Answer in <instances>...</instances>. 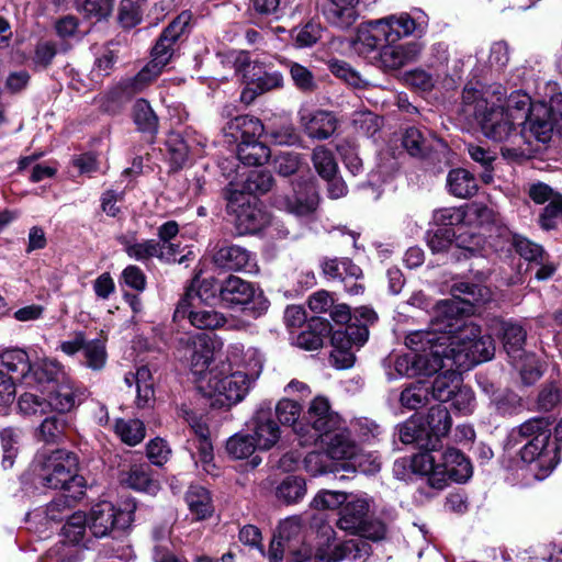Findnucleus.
<instances>
[{
  "label": "nucleus",
  "mask_w": 562,
  "mask_h": 562,
  "mask_svg": "<svg viewBox=\"0 0 562 562\" xmlns=\"http://www.w3.org/2000/svg\"><path fill=\"white\" fill-rule=\"evenodd\" d=\"M453 299L438 302L432 312L430 329H419L406 335L405 345L413 351L397 356L394 369L400 376L431 375L440 370L443 361L464 369L467 347L480 336V327L464 316L472 306L484 303L487 289L471 283H460L453 289Z\"/></svg>",
  "instance_id": "f257e3e1"
},
{
  "label": "nucleus",
  "mask_w": 562,
  "mask_h": 562,
  "mask_svg": "<svg viewBox=\"0 0 562 562\" xmlns=\"http://www.w3.org/2000/svg\"><path fill=\"white\" fill-rule=\"evenodd\" d=\"M512 439L524 446L520 459L529 465L537 480H544L560 462L559 440H562V419L555 427V440H551V425L544 418H533L512 432Z\"/></svg>",
  "instance_id": "f03ea898"
},
{
  "label": "nucleus",
  "mask_w": 562,
  "mask_h": 562,
  "mask_svg": "<svg viewBox=\"0 0 562 562\" xmlns=\"http://www.w3.org/2000/svg\"><path fill=\"white\" fill-rule=\"evenodd\" d=\"M35 467L43 486L64 490L72 498L83 494L85 479L78 474L79 462L74 452L64 449L43 452L36 457Z\"/></svg>",
  "instance_id": "7ed1b4c3"
},
{
  "label": "nucleus",
  "mask_w": 562,
  "mask_h": 562,
  "mask_svg": "<svg viewBox=\"0 0 562 562\" xmlns=\"http://www.w3.org/2000/svg\"><path fill=\"white\" fill-rule=\"evenodd\" d=\"M474 116L483 135L499 143H507L502 147L504 157H519L525 150L520 146L522 139L517 132V124L504 111V106H488L483 99L476 100L474 105Z\"/></svg>",
  "instance_id": "20e7f679"
},
{
  "label": "nucleus",
  "mask_w": 562,
  "mask_h": 562,
  "mask_svg": "<svg viewBox=\"0 0 562 562\" xmlns=\"http://www.w3.org/2000/svg\"><path fill=\"white\" fill-rule=\"evenodd\" d=\"M239 371L214 367L201 376L198 389L207 397H214L221 406L231 407L241 402L257 379Z\"/></svg>",
  "instance_id": "39448f33"
},
{
  "label": "nucleus",
  "mask_w": 562,
  "mask_h": 562,
  "mask_svg": "<svg viewBox=\"0 0 562 562\" xmlns=\"http://www.w3.org/2000/svg\"><path fill=\"white\" fill-rule=\"evenodd\" d=\"M372 498L367 494H348V499L339 510L337 527L340 530L371 541L385 539L387 528L379 519H369Z\"/></svg>",
  "instance_id": "423d86ee"
},
{
  "label": "nucleus",
  "mask_w": 562,
  "mask_h": 562,
  "mask_svg": "<svg viewBox=\"0 0 562 562\" xmlns=\"http://www.w3.org/2000/svg\"><path fill=\"white\" fill-rule=\"evenodd\" d=\"M312 552L311 560L315 562H340L345 559L357 561L369 557L371 547L361 539L338 542L335 529L329 524L322 522L316 531Z\"/></svg>",
  "instance_id": "0eeeda50"
},
{
  "label": "nucleus",
  "mask_w": 562,
  "mask_h": 562,
  "mask_svg": "<svg viewBox=\"0 0 562 562\" xmlns=\"http://www.w3.org/2000/svg\"><path fill=\"white\" fill-rule=\"evenodd\" d=\"M496 329L501 333L504 349L521 375L525 384L535 383L542 374L540 366L536 357L526 353L522 346L526 340L525 329L515 323L497 321Z\"/></svg>",
  "instance_id": "6e6552de"
},
{
  "label": "nucleus",
  "mask_w": 562,
  "mask_h": 562,
  "mask_svg": "<svg viewBox=\"0 0 562 562\" xmlns=\"http://www.w3.org/2000/svg\"><path fill=\"white\" fill-rule=\"evenodd\" d=\"M234 66L237 72L243 74L246 83L240 94V100L245 103H250L257 95L281 88L283 85L280 72L271 70L265 63L250 61L247 54L243 52L235 54Z\"/></svg>",
  "instance_id": "1a4fd4ad"
},
{
  "label": "nucleus",
  "mask_w": 562,
  "mask_h": 562,
  "mask_svg": "<svg viewBox=\"0 0 562 562\" xmlns=\"http://www.w3.org/2000/svg\"><path fill=\"white\" fill-rule=\"evenodd\" d=\"M221 301L227 306H241L257 318L269 308V301L263 292L252 283L236 276H229L218 288Z\"/></svg>",
  "instance_id": "9d476101"
},
{
  "label": "nucleus",
  "mask_w": 562,
  "mask_h": 562,
  "mask_svg": "<svg viewBox=\"0 0 562 562\" xmlns=\"http://www.w3.org/2000/svg\"><path fill=\"white\" fill-rule=\"evenodd\" d=\"M221 345L216 336L195 334L181 337L178 340L177 351L189 362L193 374H205L216 348Z\"/></svg>",
  "instance_id": "9b49d317"
},
{
  "label": "nucleus",
  "mask_w": 562,
  "mask_h": 562,
  "mask_svg": "<svg viewBox=\"0 0 562 562\" xmlns=\"http://www.w3.org/2000/svg\"><path fill=\"white\" fill-rule=\"evenodd\" d=\"M227 209L235 214L239 234H255L269 223V215L244 192L229 189Z\"/></svg>",
  "instance_id": "f8f14e48"
},
{
  "label": "nucleus",
  "mask_w": 562,
  "mask_h": 562,
  "mask_svg": "<svg viewBox=\"0 0 562 562\" xmlns=\"http://www.w3.org/2000/svg\"><path fill=\"white\" fill-rule=\"evenodd\" d=\"M303 422L305 430H308L304 438V445H310L316 443L324 434L337 430L340 417L330 408L326 397L316 396L303 415Z\"/></svg>",
  "instance_id": "ddd939ff"
},
{
  "label": "nucleus",
  "mask_w": 562,
  "mask_h": 562,
  "mask_svg": "<svg viewBox=\"0 0 562 562\" xmlns=\"http://www.w3.org/2000/svg\"><path fill=\"white\" fill-rule=\"evenodd\" d=\"M326 449L327 457L337 460H352V467H359L363 472H376L380 470V462L373 460L369 468H363L361 456L358 454L357 445L350 439L347 429L337 427V430L326 432L318 438Z\"/></svg>",
  "instance_id": "4468645a"
},
{
  "label": "nucleus",
  "mask_w": 562,
  "mask_h": 562,
  "mask_svg": "<svg viewBox=\"0 0 562 562\" xmlns=\"http://www.w3.org/2000/svg\"><path fill=\"white\" fill-rule=\"evenodd\" d=\"M132 514V509L122 510L111 502L102 501L91 508L87 522L95 537H104L115 529L128 527L133 520Z\"/></svg>",
  "instance_id": "2eb2a0df"
},
{
  "label": "nucleus",
  "mask_w": 562,
  "mask_h": 562,
  "mask_svg": "<svg viewBox=\"0 0 562 562\" xmlns=\"http://www.w3.org/2000/svg\"><path fill=\"white\" fill-rule=\"evenodd\" d=\"M384 32L385 43L394 44L403 37L415 33H424L428 26L427 15L419 9H413L411 13L401 12L379 19Z\"/></svg>",
  "instance_id": "dca6fc26"
},
{
  "label": "nucleus",
  "mask_w": 562,
  "mask_h": 562,
  "mask_svg": "<svg viewBox=\"0 0 562 562\" xmlns=\"http://www.w3.org/2000/svg\"><path fill=\"white\" fill-rule=\"evenodd\" d=\"M87 524V516L81 512L69 516L61 528L63 541L49 550V555L56 557L58 562H78L79 549L76 546L83 539Z\"/></svg>",
  "instance_id": "f3484780"
},
{
  "label": "nucleus",
  "mask_w": 562,
  "mask_h": 562,
  "mask_svg": "<svg viewBox=\"0 0 562 562\" xmlns=\"http://www.w3.org/2000/svg\"><path fill=\"white\" fill-rule=\"evenodd\" d=\"M438 456L439 471L432 479L435 488H443L448 481L462 483L471 477V462L462 452L454 448H448L443 452L439 451Z\"/></svg>",
  "instance_id": "a211bd4d"
},
{
  "label": "nucleus",
  "mask_w": 562,
  "mask_h": 562,
  "mask_svg": "<svg viewBox=\"0 0 562 562\" xmlns=\"http://www.w3.org/2000/svg\"><path fill=\"white\" fill-rule=\"evenodd\" d=\"M216 367L228 371H239L248 373L247 375L259 378L262 367L263 357L255 347H245L240 342H234L227 346L225 359L220 361Z\"/></svg>",
  "instance_id": "6ab92c4d"
},
{
  "label": "nucleus",
  "mask_w": 562,
  "mask_h": 562,
  "mask_svg": "<svg viewBox=\"0 0 562 562\" xmlns=\"http://www.w3.org/2000/svg\"><path fill=\"white\" fill-rule=\"evenodd\" d=\"M491 210L480 203H472L460 207H442L434 212L432 220L439 226H479L490 221Z\"/></svg>",
  "instance_id": "aec40b11"
},
{
  "label": "nucleus",
  "mask_w": 562,
  "mask_h": 562,
  "mask_svg": "<svg viewBox=\"0 0 562 562\" xmlns=\"http://www.w3.org/2000/svg\"><path fill=\"white\" fill-rule=\"evenodd\" d=\"M276 206L297 217L312 215L318 205L315 187L310 182L299 183L292 193L281 194L274 199Z\"/></svg>",
  "instance_id": "412c9836"
},
{
  "label": "nucleus",
  "mask_w": 562,
  "mask_h": 562,
  "mask_svg": "<svg viewBox=\"0 0 562 562\" xmlns=\"http://www.w3.org/2000/svg\"><path fill=\"white\" fill-rule=\"evenodd\" d=\"M522 128L519 136L522 137L520 146L522 144H531L533 138L540 143H547L551 138L553 131V124L551 121V111L544 104H535L530 111V114L522 121Z\"/></svg>",
  "instance_id": "4be33fe9"
},
{
  "label": "nucleus",
  "mask_w": 562,
  "mask_h": 562,
  "mask_svg": "<svg viewBox=\"0 0 562 562\" xmlns=\"http://www.w3.org/2000/svg\"><path fill=\"white\" fill-rule=\"evenodd\" d=\"M302 531V519L296 516L284 519L279 526L278 539L286 544L293 562H305L313 555L312 547L303 541Z\"/></svg>",
  "instance_id": "5701e85b"
},
{
  "label": "nucleus",
  "mask_w": 562,
  "mask_h": 562,
  "mask_svg": "<svg viewBox=\"0 0 562 562\" xmlns=\"http://www.w3.org/2000/svg\"><path fill=\"white\" fill-rule=\"evenodd\" d=\"M420 45L415 42L405 44H386L378 55H373L374 64L384 71L397 70L416 60Z\"/></svg>",
  "instance_id": "b1692460"
},
{
  "label": "nucleus",
  "mask_w": 562,
  "mask_h": 562,
  "mask_svg": "<svg viewBox=\"0 0 562 562\" xmlns=\"http://www.w3.org/2000/svg\"><path fill=\"white\" fill-rule=\"evenodd\" d=\"M214 263L229 271L258 272L256 256L238 245H224L213 256Z\"/></svg>",
  "instance_id": "393cba45"
},
{
  "label": "nucleus",
  "mask_w": 562,
  "mask_h": 562,
  "mask_svg": "<svg viewBox=\"0 0 562 562\" xmlns=\"http://www.w3.org/2000/svg\"><path fill=\"white\" fill-rule=\"evenodd\" d=\"M299 115L301 126L310 138L327 139L337 130V119L329 111L302 109Z\"/></svg>",
  "instance_id": "a878e982"
},
{
  "label": "nucleus",
  "mask_w": 562,
  "mask_h": 562,
  "mask_svg": "<svg viewBox=\"0 0 562 562\" xmlns=\"http://www.w3.org/2000/svg\"><path fill=\"white\" fill-rule=\"evenodd\" d=\"M254 442L258 450L271 449L280 439V428L273 420L270 407H260L255 413L250 423Z\"/></svg>",
  "instance_id": "bb28decb"
},
{
  "label": "nucleus",
  "mask_w": 562,
  "mask_h": 562,
  "mask_svg": "<svg viewBox=\"0 0 562 562\" xmlns=\"http://www.w3.org/2000/svg\"><path fill=\"white\" fill-rule=\"evenodd\" d=\"M175 43L172 40L160 35L151 50V60L136 75V83L146 85L161 74L173 54L172 46Z\"/></svg>",
  "instance_id": "cd10ccee"
},
{
  "label": "nucleus",
  "mask_w": 562,
  "mask_h": 562,
  "mask_svg": "<svg viewBox=\"0 0 562 562\" xmlns=\"http://www.w3.org/2000/svg\"><path fill=\"white\" fill-rule=\"evenodd\" d=\"M200 304L191 306L186 301H180L175 318H188L191 325L200 329H217L225 325L226 318L223 314L212 308H200Z\"/></svg>",
  "instance_id": "c85d7f7f"
},
{
  "label": "nucleus",
  "mask_w": 562,
  "mask_h": 562,
  "mask_svg": "<svg viewBox=\"0 0 562 562\" xmlns=\"http://www.w3.org/2000/svg\"><path fill=\"white\" fill-rule=\"evenodd\" d=\"M381 41L385 42V32L379 19L372 20L358 27L352 48L363 58H373L372 55L378 52Z\"/></svg>",
  "instance_id": "c756f323"
},
{
  "label": "nucleus",
  "mask_w": 562,
  "mask_h": 562,
  "mask_svg": "<svg viewBox=\"0 0 562 562\" xmlns=\"http://www.w3.org/2000/svg\"><path fill=\"white\" fill-rule=\"evenodd\" d=\"M47 393L49 407L59 413L70 412L83 396V391L76 387L66 376L49 387Z\"/></svg>",
  "instance_id": "7c9ffc66"
},
{
  "label": "nucleus",
  "mask_w": 562,
  "mask_h": 562,
  "mask_svg": "<svg viewBox=\"0 0 562 562\" xmlns=\"http://www.w3.org/2000/svg\"><path fill=\"white\" fill-rule=\"evenodd\" d=\"M403 147L411 156L424 157L430 151L443 147V143L428 130L415 126L406 128L402 138Z\"/></svg>",
  "instance_id": "2f4dec72"
},
{
  "label": "nucleus",
  "mask_w": 562,
  "mask_h": 562,
  "mask_svg": "<svg viewBox=\"0 0 562 562\" xmlns=\"http://www.w3.org/2000/svg\"><path fill=\"white\" fill-rule=\"evenodd\" d=\"M31 368L26 383L46 391L65 378L63 367L56 360L43 359L32 363Z\"/></svg>",
  "instance_id": "473e14b6"
},
{
  "label": "nucleus",
  "mask_w": 562,
  "mask_h": 562,
  "mask_svg": "<svg viewBox=\"0 0 562 562\" xmlns=\"http://www.w3.org/2000/svg\"><path fill=\"white\" fill-rule=\"evenodd\" d=\"M447 368V370L439 374L431 386L432 397L440 402H448L452 398L456 392L461 387V376L456 364L452 362L443 361V366L440 368Z\"/></svg>",
  "instance_id": "72a5a7b5"
},
{
  "label": "nucleus",
  "mask_w": 562,
  "mask_h": 562,
  "mask_svg": "<svg viewBox=\"0 0 562 562\" xmlns=\"http://www.w3.org/2000/svg\"><path fill=\"white\" fill-rule=\"evenodd\" d=\"M265 131L259 119L250 115H240L231 120L224 128L225 135L234 142H244L259 138Z\"/></svg>",
  "instance_id": "f704fd0d"
},
{
  "label": "nucleus",
  "mask_w": 562,
  "mask_h": 562,
  "mask_svg": "<svg viewBox=\"0 0 562 562\" xmlns=\"http://www.w3.org/2000/svg\"><path fill=\"white\" fill-rule=\"evenodd\" d=\"M359 0H328L324 14L327 21L340 29H347L352 25L358 13L356 4Z\"/></svg>",
  "instance_id": "c9c22d12"
},
{
  "label": "nucleus",
  "mask_w": 562,
  "mask_h": 562,
  "mask_svg": "<svg viewBox=\"0 0 562 562\" xmlns=\"http://www.w3.org/2000/svg\"><path fill=\"white\" fill-rule=\"evenodd\" d=\"M117 241L123 246L128 257L145 261L150 258H158L159 243L155 239L137 241L135 233L117 236Z\"/></svg>",
  "instance_id": "e433bc0d"
},
{
  "label": "nucleus",
  "mask_w": 562,
  "mask_h": 562,
  "mask_svg": "<svg viewBox=\"0 0 562 562\" xmlns=\"http://www.w3.org/2000/svg\"><path fill=\"white\" fill-rule=\"evenodd\" d=\"M447 188L450 194L460 199H468L476 193L477 183L471 172L458 168L449 171L447 176Z\"/></svg>",
  "instance_id": "4c0bfd02"
},
{
  "label": "nucleus",
  "mask_w": 562,
  "mask_h": 562,
  "mask_svg": "<svg viewBox=\"0 0 562 562\" xmlns=\"http://www.w3.org/2000/svg\"><path fill=\"white\" fill-rule=\"evenodd\" d=\"M322 269L326 277L334 280H339L342 283L352 279L362 278V270L360 267L355 265L348 258L325 259L322 262Z\"/></svg>",
  "instance_id": "58836bf2"
},
{
  "label": "nucleus",
  "mask_w": 562,
  "mask_h": 562,
  "mask_svg": "<svg viewBox=\"0 0 562 562\" xmlns=\"http://www.w3.org/2000/svg\"><path fill=\"white\" fill-rule=\"evenodd\" d=\"M301 412V405L290 398L280 400L276 406V413L280 423L283 425L292 426L294 431L301 436L302 443L304 445V438L305 435L308 434V430H305L303 420L299 423Z\"/></svg>",
  "instance_id": "ea45409f"
},
{
  "label": "nucleus",
  "mask_w": 562,
  "mask_h": 562,
  "mask_svg": "<svg viewBox=\"0 0 562 562\" xmlns=\"http://www.w3.org/2000/svg\"><path fill=\"white\" fill-rule=\"evenodd\" d=\"M330 330V325L327 322L313 318L308 323L307 329L296 337V345L305 350H317L323 346L324 336L328 335Z\"/></svg>",
  "instance_id": "a19ab883"
},
{
  "label": "nucleus",
  "mask_w": 562,
  "mask_h": 562,
  "mask_svg": "<svg viewBox=\"0 0 562 562\" xmlns=\"http://www.w3.org/2000/svg\"><path fill=\"white\" fill-rule=\"evenodd\" d=\"M123 481L127 486L149 494H156L159 490V483L153 477L147 464L132 465Z\"/></svg>",
  "instance_id": "79ce46f5"
},
{
  "label": "nucleus",
  "mask_w": 562,
  "mask_h": 562,
  "mask_svg": "<svg viewBox=\"0 0 562 562\" xmlns=\"http://www.w3.org/2000/svg\"><path fill=\"white\" fill-rule=\"evenodd\" d=\"M452 425V420L447 407L442 405L432 406L427 415L428 438L431 442L438 443L441 437H445Z\"/></svg>",
  "instance_id": "37998d69"
},
{
  "label": "nucleus",
  "mask_w": 562,
  "mask_h": 562,
  "mask_svg": "<svg viewBox=\"0 0 562 562\" xmlns=\"http://www.w3.org/2000/svg\"><path fill=\"white\" fill-rule=\"evenodd\" d=\"M346 335L341 330H336L331 335L333 350L330 360L337 369H348L355 363V353L352 352V344L348 342Z\"/></svg>",
  "instance_id": "c03bdc74"
},
{
  "label": "nucleus",
  "mask_w": 562,
  "mask_h": 562,
  "mask_svg": "<svg viewBox=\"0 0 562 562\" xmlns=\"http://www.w3.org/2000/svg\"><path fill=\"white\" fill-rule=\"evenodd\" d=\"M0 364L9 372L15 374V379H23L27 381V375L32 369L29 355L23 349L5 350L0 357Z\"/></svg>",
  "instance_id": "a18cd8bd"
},
{
  "label": "nucleus",
  "mask_w": 562,
  "mask_h": 562,
  "mask_svg": "<svg viewBox=\"0 0 562 562\" xmlns=\"http://www.w3.org/2000/svg\"><path fill=\"white\" fill-rule=\"evenodd\" d=\"M270 149L258 138L240 142L237 147L238 159L247 166H260L270 157Z\"/></svg>",
  "instance_id": "49530a36"
},
{
  "label": "nucleus",
  "mask_w": 562,
  "mask_h": 562,
  "mask_svg": "<svg viewBox=\"0 0 562 562\" xmlns=\"http://www.w3.org/2000/svg\"><path fill=\"white\" fill-rule=\"evenodd\" d=\"M428 431L419 419L411 418L400 427V440L405 443L416 442L420 447L435 449L436 443L428 438Z\"/></svg>",
  "instance_id": "de8ad7c7"
},
{
  "label": "nucleus",
  "mask_w": 562,
  "mask_h": 562,
  "mask_svg": "<svg viewBox=\"0 0 562 562\" xmlns=\"http://www.w3.org/2000/svg\"><path fill=\"white\" fill-rule=\"evenodd\" d=\"M186 501L191 514H193L196 519H205L211 516L213 512L211 496L204 487L191 485L186 494Z\"/></svg>",
  "instance_id": "09e8293b"
},
{
  "label": "nucleus",
  "mask_w": 562,
  "mask_h": 562,
  "mask_svg": "<svg viewBox=\"0 0 562 562\" xmlns=\"http://www.w3.org/2000/svg\"><path fill=\"white\" fill-rule=\"evenodd\" d=\"M495 352V346L490 335H481L472 345L467 347L464 361L469 369L474 364L490 360Z\"/></svg>",
  "instance_id": "8fccbe9b"
},
{
  "label": "nucleus",
  "mask_w": 562,
  "mask_h": 562,
  "mask_svg": "<svg viewBox=\"0 0 562 562\" xmlns=\"http://www.w3.org/2000/svg\"><path fill=\"white\" fill-rule=\"evenodd\" d=\"M439 451L429 449L427 451L415 454L411 460V468L414 473L427 475L429 484L434 487L432 479L439 471Z\"/></svg>",
  "instance_id": "3c124183"
},
{
  "label": "nucleus",
  "mask_w": 562,
  "mask_h": 562,
  "mask_svg": "<svg viewBox=\"0 0 562 562\" xmlns=\"http://www.w3.org/2000/svg\"><path fill=\"white\" fill-rule=\"evenodd\" d=\"M115 434L128 445L136 446L145 438V425L139 419H117L114 426Z\"/></svg>",
  "instance_id": "603ef678"
},
{
  "label": "nucleus",
  "mask_w": 562,
  "mask_h": 562,
  "mask_svg": "<svg viewBox=\"0 0 562 562\" xmlns=\"http://www.w3.org/2000/svg\"><path fill=\"white\" fill-rule=\"evenodd\" d=\"M306 494L305 480L300 476H288L277 487L278 499L293 504L301 501Z\"/></svg>",
  "instance_id": "864d4df0"
},
{
  "label": "nucleus",
  "mask_w": 562,
  "mask_h": 562,
  "mask_svg": "<svg viewBox=\"0 0 562 562\" xmlns=\"http://www.w3.org/2000/svg\"><path fill=\"white\" fill-rule=\"evenodd\" d=\"M312 162L316 172L323 179H330L337 173L336 159L328 148L323 145L316 146L312 153Z\"/></svg>",
  "instance_id": "5fc2aeb1"
},
{
  "label": "nucleus",
  "mask_w": 562,
  "mask_h": 562,
  "mask_svg": "<svg viewBox=\"0 0 562 562\" xmlns=\"http://www.w3.org/2000/svg\"><path fill=\"white\" fill-rule=\"evenodd\" d=\"M532 109L530 98L520 92H513L506 100L504 111L518 125L530 114Z\"/></svg>",
  "instance_id": "6e6d98bb"
},
{
  "label": "nucleus",
  "mask_w": 562,
  "mask_h": 562,
  "mask_svg": "<svg viewBox=\"0 0 562 562\" xmlns=\"http://www.w3.org/2000/svg\"><path fill=\"white\" fill-rule=\"evenodd\" d=\"M133 119L138 130L155 133L158 127V117L150 104L144 100H137L133 105Z\"/></svg>",
  "instance_id": "4d7b16f0"
},
{
  "label": "nucleus",
  "mask_w": 562,
  "mask_h": 562,
  "mask_svg": "<svg viewBox=\"0 0 562 562\" xmlns=\"http://www.w3.org/2000/svg\"><path fill=\"white\" fill-rule=\"evenodd\" d=\"M429 400V387L422 382L411 384L401 393V404L408 409H418Z\"/></svg>",
  "instance_id": "13d9d810"
},
{
  "label": "nucleus",
  "mask_w": 562,
  "mask_h": 562,
  "mask_svg": "<svg viewBox=\"0 0 562 562\" xmlns=\"http://www.w3.org/2000/svg\"><path fill=\"white\" fill-rule=\"evenodd\" d=\"M136 383V404L138 407H145L154 398V383L151 372L147 367H140L135 373Z\"/></svg>",
  "instance_id": "bf43d9fd"
},
{
  "label": "nucleus",
  "mask_w": 562,
  "mask_h": 562,
  "mask_svg": "<svg viewBox=\"0 0 562 562\" xmlns=\"http://www.w3.org/2000/svg\"><path fill=\"white\" fill-rule=\"evenodd\" d=\"M328 68L334 76L344 80L353 88L361 89L368 86V82L361 77V75L351 68L346 61L331 59L328 61Z\"/></svg>",
  "instance_id": "052dcab7"
},
{
  "label": "nucleus",
  "mask_w": 562,
  "mask_h": 562,
  "mask_svg": "<svg viewBox=\"0 0 562 562\" xmlns=\"http://www.w3.org/2000/svg\"><path fill=\"white\" fill-rule=\"evenodd\" d=\"M85 363L92 370H101L106 362L105 342L102 339L86 341L83 347Z\"/></svg>",
  "instance_id": "680f3d73"
},
{
  "label": "nucleus",
  "mask_w": 562,
  "mask_h": 562,
  "mask_svg": "<svg viewBox=\"0 0 562 562\" xmlns=\"http://www.w3.org/2000/svg\"><path fill=\"white\" fill-rule=\"evenodd\" d=\"M257 446L250 435L237 434L231 437L226 443V450L234 459H246L256 450Z\"/></svg>",
  "instance_id": "e2e57ef3"
},
{
  "label": "nucleus",
  "mask_w": 562,
  "mask_h": 562,
  "mask_svg": "<svg viewBox=\"0 0 562 562\" xmlns=\"http://www.w3.org/2000/svg\"><path fill=\"white\" fill-rule=\"evenodd\" d=\"M289 71L294 86L300 91L313 92L317 88L313 72L305 66L291 61L289 63Z\"/></svg>",
  "instance_id": "0e129e2a"
},
{
  "label": "nucleus",
  "mask_w": 562,
  "mask_h": 562,
  "mask_svg": "<svg viewBox=\"0 0 562 562\" xmlns=\"http://www.w3.org/2000/svg\"><path fill=\"white\" fill-rule=\"evenodd\" d=\"M273 186V178L265 170H252L244 182V190L250 194L267 193Z\"/></svg>",
  "instance_id": "69168bd1"
},
{
  "label": "nucleus",
  "mask_w": 562,
  "mask_h": 562,
  "mask_svg": "<svg viewBox=\"0 0 562 562\" xmlns=\"http://www.w3.org/2000/svg\"><path fill=\"white\" fill-rule=\"evenodd\" d=\"M347 499L348 493L322 490L314 496L311 506L317 510L336 509L342 507Z\"/></svg>",
  "instance_id": "338daca9"
},
{
  "label": "nucleus",
  "mask_w": 562,
  "mask_h": 562,
  "mask_svg": "<svg viewBox=\"0 0 562 562\" xmlns=\"http://www.w3.org/2000/svg\"><path fill=\"white\" fill-rule=\"evenodd\" d=\"M0 438L3 450L2 467L10 469L18 454L19 434L12 428H5L0 432Z\"/></svg>",
  "instance_id": "774afa93"
}]
</instances>
